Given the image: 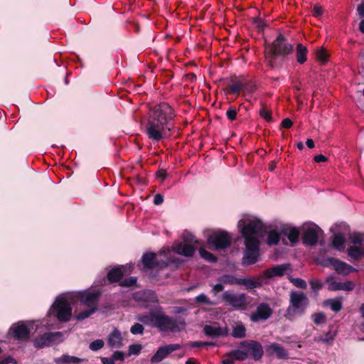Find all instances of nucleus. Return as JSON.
<instances>
[{"instance_id":"a878e982","label":"nucleus","mask_w":364,"mask_h":364,"mask_svg":"<svg viewBox=\"0 0 364 364\" xmlns=\"http://www.w3.org/2000/svg\"><path fill=\"white\" fill-rule=\"evenodd\" d=\"M308 50L306 46L301 43H298L296 48V58L299 63L303 64L306 61V55Z\"/></svg>"},{"instance_id":"cd10ccee","label":"nucleus","mask_w":364,"mask_h":364,"mask_svg":"<svg viewBox=\"0 0 364 364\" xmlns=\"http://www.w3.org/2000/svg\"><path fill=\"white\" fill-rule=\"evenodd\" d=\"M323 304L329 306L334 312H338L343 308L341 298L328 299L324 301Z\"/></svg>"},{"instance_id":"39448f33","label":"nucleus","mask_w":364,"mask_h":364,"mask_svg":"<svg viewBox=\"0 0 364 364\" xmlns=\"http://www.w3.org/2000/svg\"><path fill=\"white\" fill-rule=\"evenodd\" d=\"M309 301L308 297L301 291H293L290 294L289 305L284 316L288 320H293L296 316L304 314Z\"/></svg>"},{"instance_id":"052dcab7","label":"nucleus","mask_w":364,"mask_h":364,"mask_svg":"<svg viewBox=\"0 0 364 364\" xmlns=\"http://www.w3.org/2000/svg\"><path fill=\"white\" fill-rule=\"evenodd\" d=\"M282 126L286 129L290 128L292 126V122L289 118H286L282 121Z\"/></svg>"},{"instance_id":"7ed1b4c3","label":"nucleus","mask_w":364,"mask_h":364,"mask_svg":"<svg viewBox=\"0 0 364 364\" xmlns=\"http://www.w3.org/2000/svg\"><path fill=\"white\" fill-rule=\"evenodd\" d=\"M175 116L173 109L166 102L156 105L151 109L146 129L149 139L160 141L167 137Z\"/></svg>"},{"instance_id":"4d7b16f0","label":"nucleus","mask_w":364,"mask_h":364,"mask_svg":"<svg viewBox=\"0 0 364 364\" xmlns=\"http://www.w3.org/2000/svg\"><path fill=\"white\" fill-rule=\"evenodd\" d=\"M111 358H113L114 362H115V360H123L124 358V355L122 352L116 351L113 353Z\"/></svg>"},{"instance_id":"f8f14e48","label":"nucleus","mask_w":364,"mask_h":364,"mask_svg":"<svg viewBox=\"0 0 364 364\" xmlns=\"http://www.w3.org/2000/svg\"><path fill=\"white\" fill-rule=\"evenodd\" d=\"M323 266L332 267L338 274L347 275L350 272H357V269L350 264L339 259L328 257L322 262Z\"/></svg>"},{"instance_id":"412c9836","label":"nucleus","mask_w":364,"mask_h":364,"mask_svg":"<svg viewBox=\"0 0 364 364\" xmlns=\"http://www.w3.org/2000/svg\"><path fill=\"white\" fill-rule=\"evenodd\" d=\"M267 351L270 355H276L279 359H287L288 353L287 350L277 343H272L267 348Z\"/></svg>"},{"instance_id":"bb28decb","label":"nucleus","mask_w":364,"mask_h":364,"mask_svg":"<svg viewBox=\"0 0 364 364\" xmlns=\"http://www.w3.org/2000/svg\"><path fill=\"white\" fill-rule=\"evenodd\" d=\"M346 240L342 233H336L333 235L332 239L333 246L339 251H343L345 249Z\"/></svg>"},{"instance_id":"603ef678","label":"nucleus","mask_w":364,"mask_h":364,"mask_svg":"<svg viewBox=\"0 0 364 364\" xmlns=\"http://www.w3.org/2000/svg\"><path fill=\"white\" fill-rule=\"evenodd\" d=\"M212 287H213V289H212L211 291L214 295H216L218 293L222 291L224 289L223 284L220 282L217 284L212 285Z\"/></svg>"},{"instance_id":"f704fd0d","label":"nucleus","mask_w":364,"mask_h":364,"mask_svg":"<svg viewBox=\"0 0 364 364\" xmlns=\"http://www.w3.org/2000/svg\"><path fill=\"white\" fill-rule=\"evenodd\" d=\"M327 282L328 283V289L329 291H341V282H338L333 279V277H328L327 278Z\"/></svg>"},{"instance_id":"5701e85b","label":"nucleus","mask_w":364,"mask_h":364,"mask_svg":"<svg viewBox=\"0 0 364 364\" xmlns=\"http://www.w3.org/2000/svg\"><path fill=\"white\" fill-rule=\"evenodd\" d=\"M127 267L119 266L112 269L107 273V279L110 282H117L127 272Z\"/></svg>"},{"instance_id":"b1692460","label":"nucleus","mask_w":364,"mask_h":364,"mask_svg":"<svg viewBox=\"0 0 364 364\" xmlns=\"http://www.w3.org/2000/svg\"><path fill=\"white\" fill-rule=\"evenodd\" d=\"M84 360L75 356L64 354L60 357L55 358L54 362L56 364H78Z\"/></svg>"},{"instance_id":"2eb2a0df","label":"nucleus","mask_w":364,"mask_h":364,"mask_svg":"<svg viewBox=\"0 0 364 364\" xmlns=\"http://www.w3.org/2000/svg\"><path fill=\"white\" fill-rule=\"evenodd\" d=\"M30 331L31 329L28 325H26L23 322H18L15 323L10 328V332L17 340L28 339L29 337Z\"/></svg>"},{"instance_id":"58836bf2","label":"nucleus","mask_w":364,"mask_h":364,"mask_svg":"<svg viewBox=\"0 0 364 364\" xmlns=\"http://www.w3.org/2000/svg\"><path fill=\"white\" fill-rule=\"evenodd\" d=\"M239 284L245 285L247 289H253L259 285V282L250 279H239Z\"/></svg>"},{"instance_id":"f257e3e1","label":"nucleus","mask_w":364,"mask_h":364,"mask_svg":"<svg viewBox=\"0 0 364 364\" xmlns=\"http://www.w3.org/2000/svg\"><path fill=\"white\" fill-rule=\"evenodd\" d=\"M183 242H176L171 249H163L158 254L146 253L142 256L141 261L144 269L164 267L171 264L178 263L173 257L178 254L185 257H191L196 250L195 244L198 243L195 237L189 232H183Z\"/></svg>"},{"instance_id":"864d4df0","label":"nucleus","mask_w":364,"mask_h":364,"mask_svg":"<svg viewBox=\"0 0 364 364\" xmlns=\"http://www.w3.org/2000/svg\"><path fill=\"white\" fill-rule=\"evenodd\" d=\"M323 12V9L321 6H318V5L314 6V9H313V16H314L318 18L322 16Z\"/></svg>"},{"instance_id":"37998d69","label":"nucleus","mask_w":364,"mask_h":364,"mask_svg":"<svg viewBox=\"0 0 364 364\" xmlns=\"http://www.w3.org/2000/svg\"><path fill=\"white\" fill-rule=\"evenodd\" d=\"M237 114V110L233 107H230L226 112V116L228 119L233 121L236 119Z\"/></svg>"},{"instance_id":"0e129e2a","label":"nucleus","mask_w":364,"mask_h":364,"mask_svg":"<svg viewBox=\"0 0 364 364\" xmlns=\"http://www.w3.org/2000/svg\"><path fill=\"white\" fill-rule=\"evenodd\" d=\"M102 362L104 364H114V359L112 358H102Z\"/></svg>"},{"instance_id":"ea45409f","label":"nucleus","mask_w":364,"mask_h":364,"mask_svg":"<svg viewBox=\"0 0 364 364\" xmlns=\"http://www.w3.org/2000/svg\"><path fill=\"white\" fill-rule=\"evenodd\" d=\"M311 318L316 324H321L326 322V315L323 312L312 314Z\"/></svg>"},{"instance_id":"f03ea898","label":"nucleus","mask_w":364,"mask_h":364,"mask_svg":"<svg viewBox=\"0 0 364 364\" xmlns=\"http://www.w3.org/2000/svg\"><path fill=\"white\" fill-rule=\"evenodd\" d=\"M238 228L245 238V250L242 264L250 265L257 261L259 256V239L263 236L266 228L258 218L247 215L238 222Z\"/></svg>"},{"instance_id":"20e7f679","label":"nucleus","mask_w":364,"mask_h":364,"mask_svg":"<svg viewBox=\"0 0 364 364\" xmlns=\"http://www.w3.org/2000/svg\"><path fill=\"white\" fill-rule=\"evenodd\" d=\"M138 320L146 325L156 327L162 332H179L186 326L183 318L170 317L160 310L141 316Z\"/></svg>"},{"instance_id":"13d9d810","label":"nucleus","mask_w":364,"mask_h":364,"mask_svg":"<svg viewBox=\"0 0 364 364\" xmlns=\"http://www.w3.org/2000/svg\"><path fill=\"white\" fill-rule=\"evenodd\" d=\"M141 350V345H132L129 347V352L132 354H138Z\"/></svg>"},{"instance_id":"4468645a","label":"nucleus","mask_w":364,"mask_h":364,"mask_svg":"<svg viewBox=\"0 0 364 364\" xmlns=\"http://www.w3.org/2000/svg\"><path fill=\"white\" fill-rule=\"evenodd\" d=\"M181 348L179 344H169L160 347L156 353L152 356L151 361L153 363L161 362L162 360L166 358L171 353L178 350Z\"/></svg>"},{"instance_id":"c9c22d12","label":"nucleus","mask_w":364,"mask_h":364,"mask_svg":"<svg viewBox=\"0 0 364 364\" xmlns=\"http://www.w3.org/2000/svg\"><path fill=\"white\" fill-rule=\"evenodd\" d=\"M195 301L196 303H198V304H207L208 306H214L216 304L215 302L211 301L208 296L207 295H205V294L202 293L199 295H198L196 298H195Z\"/></svg>"},{"instance_id":"a19ab883","label":"nucleus","mask_w":364,"mask_h":364,"mask_svg":"<svg viewBox=\"0 0 364 364\" xmlns=\"http://www.w3.org/2000/svg\"><path fill=\"white\" fill-rule=\"evenodd\" d=\"M95 311L96 310L94 309L89 308V309L82 311L80 312L79 314H77L75 316V318L77 320H83L85 318H88L90 315H92L94 312H95Z\"/></svg>"},{"instance_id":"6e6552de","label":"nucleus","mask_w":364,"mask_h":364,"mask_svg":"<svg viewBox=\"0 0 364 364\" xmlns=\"http://www.w3.org/2000/svg\"><path fill=\"white\" fill-rule=\"evenodd\" d=\"M231 241V237L225 231L215 232L208 238V243L213 250L227 248L230 245Z\"/></svg>"},{"instance_id":"774afa93","label":"nucleus","mask_w":364,"mask_h":364,"mask_svg":"<svg viewBox=\"0 0 364 364\" xmlns=\"http://www.w3.org/2000/svg\"><path fill=\"white\" fill-rule=\"evenodd\" d=\"M359 28L360 31L364 33V19L360 21Z\"/></svg>"},{"instance_id":"0eeeda50","label":"nucleus","mask_w":364,"mask_h":364,"mask_svg":"<svg viewBox=\"0 0 364 364\" xmlns=\"http://www.w3.org/2000/svg\"><path fill=\"white\" fill-rule=\"evenodd\" d=\"M267 50V55L274 58L277 55L285 56L291 53L293 46L287 41L283 35L279 34Z\"/></svg>"},{"instance_id":"680f3d73","label":"nucleus","mask_w":364,"mask_h":364,"mask_svg":"<svg viewBox=\"0 0 364 364\" xmlns=\"http://www.w3.org/2000/svg\"><path fill=\"white\" fill-rule=\"evenodd\" d=\"M164 201V198L160 194H156L155 196H154V203L155 205H160L163 203Z\"/></svg>"},{"instance_id":"338daca9","label":"nucleus","mask_w":364,"mask_h":364,"mask_svg":"<svg viewBox=\"0 0 364 364\" xmlns=\"http://www.w3.org/2000/svg\"><path fill=\"white\" fill-rule=\"evenodd\" d=\"M306 146H307L309 148H310V149H312V148H314V141H313L312 139H308L306 140Z\"/></svg>"},{"instance_id":"de8ad7c7","label":"nucleus","mask_w":364,"mask_h":364,"mask_svg":"<svg viewBox=\"0 0 364 364\" xmlns=\"http://www.w3.org/2000/svg\"><path fill=\"white\" fill-rule=\"evenodd\" d=\"M136 282V278L134 277H131L122 281L120 285L122 287H132L134 285Z\"/></svg>"},{"instance_id":"4be33fe9","label":"nucleus","mask_w":364,"mask_h":364,"mask_svg":"<svg viewBox=\"0 0 364 364\" xmlns=\"http://www.w3.org/2000/svg\"><path fill=\"white\" fill-rule=\"evenodd\" d=\"M107 343L112 348H119L122 344V337L121 332L117 329H114L107 338Z\"/></svg>"},{"instance_id":"dca6fc26","label":"nucleus","mask_w":364,"mask_h":364,"mask_svg":"<svg viewBox=\"0 0 364 364\" xmlns=\"http://www.w3.org/2000/svg\"><path fill=\"white\" fill-rule=\"evenodd\" d=\"M241 346L247 350L248 354H252L255 360H258L262 358L264 353L263 348L258 342L246 341L241 343Z\"/></svg>"},{"instance_id":"bf43d9fd","label":"nucleus","mask_w":364,"mask_h":364,"mask_svg":"<svg viewBox=\"0 0 364 364\" xmlns=\"http://www.w3.org/2000/svg\"><path fill=\"white\" fill-rule=\"evenodd\" d=\"M234 358L232 354H228L226 357H225L223 360V364H234Z\"/></svg>"},{"instance_id":"a18cd8bd","label":"nucleus","mask_w":364,"mask_h":364,"mask_svg":"<svg viewBox=\"0 0 364 364\" xmlns=\"http://www.w3.org/2000/svg\"><path fill=\"white\" fill-rule=\"evenodd\" d=\"M259 115L265 120L270 122L272 121V114L269 110L265 107H262L259 109Z\"/></svg>"},{"instance_id":"e433bc0d","label":"nucleus","mask_w":364,"mask_h":364,"mask_svg":"<svg viewBox=\"0 0 364 364\" xmlns=\"http://www.w3.org/2000/svg\"><path fill=\"white\" fill-rule=\"evenodd\" d=\"M199 254L202 258L206 261L214 262L216 261V257L210 252L205 250L204 248L200 247L198 250Z\"/></svg>"},{"instance_id":"473e14b6","label":"nucleus","mask_w":364,"mask_h":364,"mask_svg":"<svg viewBox=\"0 0 364 364\" xmlns=\"http://www.w3.org/2000/svg\"><path fill=\"white\" fill-rule=\"evenodd\" d=\"M242 348L243 349H238V350H233L230 353L235 360H244L247 358V356H248L247 350L244 348Z\"/></svg>"},{"instance_id":"2f4dec72","label":"nucleus","mask_w":364,"mask_h":364,"mask_svg":"<svg viewBox=\"0 0 364 364\" xmlns=\"http://www.w3.org/2000/svg\"><path fill=\"white\" fill-rule=\"evenodd\" d=\"M280 240L279 234L276 230H271L267 234V242L268 245H277Z\"/></svg>"},{"instance_id":"f3484780","label":"nucleus","mask_w":364,"mask_h":364,"mask_svg":"<svg viewBox=\"0 0 364 364\" xmlns=\"http://www.w3.org/2000/svg\"><path fill=\"white\" fill-rule=\"evenodd\" d=\"M61 335L60 332L46 333L34 340V346L36 348L48 346L53 344L57 338L61 336Z\"/></svg>"},{"instance_id":"393cba45","label":"nucleus","mask_w":364,"mask_h":364,"mask_svg":"<svg viewBox=\"0 0 364 364\" xmlns=\"http://www.w3.org/2000/svg\"><path fill=\"white\" fill-rule=\"evenodd\" d=\"M135 299L136 300H142L145 302H157V296L156 294L151 290H145L136 294Z\"/></svg>"},{"instance_id":"423d86ee","label":"nucleus","mask_w":364,"mask_h":364,"mask_svg":"<svg viewBox=\"0 0 364 364\" xmlns=\"http://www.w3.org/2000/svg\"><path fill=\"white\" fill-rule=\"evenodd\" d=\"M48 314L56 316L60 321H68L72 315V308L68 296L65 294L58 296L50 309Z\"/></svg>"},{"instance_id":"aec40b11","label":"nucleus","mask_w":364,"mask_h":364,"mask_svg":"<svg viewBox=\"0 0 364 364\" xmlns=\"http://www.w3.org/2000/svg\"><path fill=\"white\" fill-rule=\"evenodd\" d=\"M282 232L289 239L292 246L298 242L300 235V232L298 228L287 226L282 229Z\"/></svg>"},{"instance_id":"a211bd4d","label":"nucleus","mask_w":364,"mask_h":364,"mask_svg":"<svg viewBox=\"0 0 364 364\" xmlns=\"http://www.w3.org/2000/svg\"><path fill=\"white\" fill-rule=\"evenodd\" d=\"M289 264H277L264 271L262 276L267 279L282 277L289 269Z\"/></svg>"},{"instance_id":"9d476101","label":"nucleus","mask_w":364,"mask_h":364,"mask_svg":"<svg viewBox=\"0 0 364 364\" xmlns=\"http://www.w3.org/2000/svg\"><path fill=\"white\" fill-rule=\"evenodd\" d=\"M101 291L99 290H85L77 292L75 294L76 299L80 301V303L88 308L97 309V301Z\"/></svg>"},{"instance_id":"c85d7f7f","label":"nucleus","mask_w":364,"mask_h":364,"mask_svg":"<svg viewBox=\"0 0 364 364\" xmlns=\"http://www.w3.org/2000/svg\"><path fill=\"white\" fill-rule=\"evenodd\" d=\"M348 255L351 259L358 260L364 257V247L361 250L359 247L350 246L348 249Z\"/></svg>"},{"instance_id":"49530a36","label":"nucleus","mask_w":364,"mask_h":364,"mask_svg":"<svg viewBox=\"0 0 364 364\" xmlns=\"http://www.w3.org/2000/svg\"><path fill=\"white\" fill-rule=\"evenodd\" d=\"M242 89V85L240 82H235L229 85L230 92L232 94H238Z\"/></svg>"},{"instance_id":"8fccbe9b","label":"nucleus","mask_w":364,"mask_h":364,"mask_svg":"<svg viewBox=\"0 0 364 364\" xmlns=\"http://www.w3.org/2000/svg\"><path fill=\"white\" fill-rule=\"evenodd\" d=\"M292 282L296 287L301 289H306L307 287L306 282L304 279L300 278L293 279Z\"/></svg>"},{"instance_id":"ddd939ff","label":"nucleus","mask_w":364,"mask_h":364,"mask_svg":"<svg viewBox=\"0 0 364 364\" xmlns=\"http://www.w3.org/2000/svg\"><path fill=\"white\" fill-rule=\"evenodd\" d=\"M272 314V309L269 304L265 303L259 304L255 312L250 316V319L253 322L264 321L268 319Z\"/></svg>"},{"instance_id":"6ab92c4d","label":"nucleus","mask_w":364,"mask_h":364,"mask_svg":"<svg viewBox=\"0 0 364 364\" xmlns=\"http://www.w3.org/2000/svg\"><path fill=\"white\" fill-rule=\"evenodd\" d=\"M203 330L206 336L213 338L224 336L227 333L226 329L220 327L217 323L205 325Z\"/></svg>"},{"instance_id":"7c9ffc66","label":"nucleus","mask_w":364,"mask_h":364,"mask_svg":"<svg viewBox=\"0 0 364 364\" xmlns=\"http://www.w3.org/2000/svg\"><path fill=\"white\" fill-rule=\"evenodd\" d=\"M245 331L246 330L244 325L241 323H239L234 326L232 335L235 338H241L245 336Z\"/></svg>"},{"instance_id":"c756f323","label":"nucleus","mask_w":364,"mask_h":364,"mask_svg":"<svg viewBox=\"0 0 364 364\" xmlns=\"http://www.w3.org/2000/svg\"><path fill=\"white\" fill-rule=\"evenodd\" d=\"M218 282L223 284L235 285L239 284V279L230 274H225L218 278Z\"/></svg>"},{"instance_id":"c03bdc74","label":"nucleus","mask_w":364,"mask_h":364,"mask_svg":"<svg viewBox=\"0 0 364 364\" xmlns=\"http://www.w3.org/2000/svg\"><path fill=\"white\" fill-rule=\"evenodd\" d=\"M130 331L134 335L142 334L144 332V327L141 324L136 323L132 326Z\"/></svg>"},{"instance_id":"9b49d317","label":"nucleus","mask_w":364,"mask_h":364,"mask_svg":"<svg viewBox=\"0 0 364 364\" xmlns=\"http://www.w3.org/2000/svg\"><path fill=\"white\" fill-rule=\"evenodd\" d=\"M322 232L319 227L314 224L303 226V243L308 246L315 245Z\"/></svg>"},{"instance_id":"4c0bfd02","label":"nucleus","mask_w":364,"mask_h":364,"mask_svg":"<svg viewBox=\"0 0 364 364\" xmlns=\"http://www.w3.org/2000/svg\"><path fill=\"white\" fill-rule=\"evenodd\" d=\"M336 336V333H332L331 332H328L324 336H320L315 338L316 341L323 342L325 343H328L333 341Z\"/></svg>"},{"instance_id":"6e6d98bb","label":"nucleus","mask_w":364,"mask_h":364,"mask_svg":"<svg viewBox=\"0 0 364 364\" xmlns=\"http://www.w3.org/2000/svg\"><path fill=\"white\" fill-rule=\"evenodd\" d=\"M213 345L214 344L213 343L196 341V342H193L191 346L193 348H199V347H202V346H213Z\"/></svg>"},{"instance_id":"3c124183","label":"nucleus","mask_w":364,"mask_h":364,"mask_svg":"<svg viewBox=\"0 0 364 364\" xmlns=\"http://www.w3.org/2000/svg\"><path fill=\"white\" fill-rule=\"evenodd\" d=\"M311 288L313 291H317L322 287V284L319 280H311L310 282Z\"/></svg>"},{"instance_id":"1a4fd4ad","label":"nucleus","mask_w":364,"mask_h":364,"mask_svg":"<svg viewBox=\"0 0 364 364\" xmlns=\"http://www.w3.org/2000/svg\"><path fill=\"white\" fill-rule=\"evenodd\" d=\"M222 299L237 310H244L247 305V297L245 294H235L230 291H226L223 294Z\"/></svg>"},{"instance_id":"09e8293b","label":"nucleus","mask_w":364,"mask_h":364,"mask_svg":"<svg viewBox=\"0 0 364 364\" xmlns=\"http://www.w3.org/2000/svg\"><path fill=\"white\" fill-rule=\"evenodd\" d=\"M355 287V284L353 282H341V290L346 291H352Z\"/></svg>"},{"instance_id":"69168bd1","label":"nucleus","mask_w":364,"mask_h":364,"mask_svg":"<svg viewBox=\"0 0 364 364\" xmlns=\"http://www.w3.org/2000/svg\"><path fill=\"white\" fill-rule=\"evenodd\" d=\"M358 12L359 14V15L362 17L364 16V5H359L358 6Z\"/></svg>"},{"instance_id":"72a5a7b5","label":"nucleus","mask_w":364,"mask_h":364,"mask_svg":"<svg viewBox=\"0 0 364 364\" xmlns=\"http://www.w3.org/2000/svg\"><path fill=\"white\" fill-rule=\"evenodd\" d=\"M350 242L352 246L358 247L364 243V234L355 233L350 237Z\"/></svg>"},{"instance_id":"5fc2aeb1","label":"nucleus","mask_w":364,"mask_h":364,"mask_svg":"<svg viewBox=\"0 0 364 364\" xmlns=\"http://www.w3.org/2000/svg\"><path fill=\"white\" fill-rule=\"evenodd\" d=\"M316 57L318 60L322 62H325L327 59V55L326 53V51L323 49H320L318 50L316 53Z\"/></svg>"},{"instance_id":"e2e57ef3","label":"nucleus","mask_w":364,"mask_h":364,"mask_svg":"<svg viewBox=\"0 0 364 364\" xmlns=\"http://www.w3.org/2000/svg\"><path fill=\"white\" fill-rule=\"evenodd\" d=\"M326 161H327V158L323 154H318L314 157V161L316 163L323 162Z\"/></svg>"},{"instance_id":"79ce46f5","label":"nucleus","mask_w":364,"mask_h":364,"mask_svg":"<svg viewBox=\"0 0 364 364\" xmlns=\"http://www.w3.org/2000/svg\"><path fill=\"white\" fill-rule=\"evenodd\" d=\"M103 346L104 341L101 339H97L90 343L89 347L92 350L96 351L101 349L103 347Z\"/></svg>"}]
</instances>
